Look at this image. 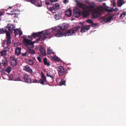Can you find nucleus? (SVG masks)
<instances>
[{
    "label": "nucleus",
    "mask_w": 126,
    "mask_h": 126,
    "mask_svg": "<svg viewBox=\"0 0 126 126\" xmlns=\"http://www.w3.org/2000/svg\"><path fill=\"white\" fill-rule=\"evenodd\" d=\"M50 29L49 31H42L40 32L41 36L43 35H46L49 34L52 35L51 37L54 36L57 37H62L63 35V28L61 26H58L52 28L51 31Z\"/></svg>",
    "instance_id": "f257e3e1"
},
{
    "label": "nucleus",
    "mask_w": 126,
    "mask_h": 126,
    "mask_svg": "<svg viewBox=\"0 0 126 126\" xmlns=\"http://www.w3.org/2000/svg\"><path fill=\"white\" fill-rule=\"evenodd\" d=\"M76 3L77 5L79 8L85 10L87 9L90 12L93 11V9H94L95 4L94 2L91 3L88 6H87L85 4L80 2L77 0H75Z\"/></svg>",
    "instance_id": "f03ea898"
},
{
    "label": "nucleus",
    "mask_w": 126,
    "mask_h": 126,
    "mask_svg": "<svg viewBox=\"0 0 126 126\" xmlns=\"http://www.w3.org/2000/svg\"><path fill=\"white\" fill-rule=\"evenodd\" d=\"M91 18L95 19L98 17H100L101 15V13L99 12L97 10L94 9L92 11Z\"/></svg>",
    "instance_id": "7ed1b4c3"
},
{
    "label": "nucleus",
    "mask_w": 126,
    "mask_h": 126,
    "mask_svg": "<svg viewBox=\"0 0 126 126\" xmlns=\"http://www.w3.org/2000/svg\"><path fill=\"white\" fill-rule=\"evenodd\" d=\"M24 37V38L23 39V43L24 45L26 46L29 45L33 47H34L33 44L36 42L34 41L33 42L31 41V40L26 39Z\"/></svg>",
    "instance_id": "20e7f679"
},
{
    "label": "nucleus",
    "mask_w": 126,
    "mask_h": 126,
    "mask_svg": "<svg viewBox=\"0 0 126 126\" xmlns=\"http://www.w3.org/2000/svg\"><path fill=\"white\" fill-rule=\"evenodd\" d=\"M41 77L42 79H40L39 80L38 83H40L43 85H45V82L47 81L46 77L44 74L43 72L41 73Z\"/></svg>",
    "instance_id": "39448f33"
},
{
    "label": "nucleus",
    "mask_w": 126,
    "mask_h": 126,
    "mask_svg": "<svg viewBox=\"0 0 126 126\" xmlns=\"http://www.w3.org/2000/svg\"><path fill=\"white\" fill-rule=\"evenodd\" d=\"M10 59V60L11 65L13 67L17 65V62L16 59L13 56H11Z\"/></svg>",
    "instance_id": "423d86ee"
},
{
    "label": "nucleus",
    "mask_w": 126,
    "mask_h": 126,
    "mask_svg": "<svg viewBox=\"0 0 126 126\" xmlns=\"http://www.w3.org/2000/svg\"><path fill=\"white\" fill-rule=\"evenodd\" d=\"M23 79L24 82L27 83H32V81L30 75L26 74L24 75Z\"/></svg>",
    "instance_id": "0eeeda50"
},
{
    "label": "nucleus",
    "mask_w": 126,
    "mask_h": 126,
    "mask_svg": "<svg viewBox=\"0 0 126 126\" xmlns=\"http://www.w3.org/2000/svg\"><path fill=\"white\" fill-rule=\"evenodd\" d=\"M74 15L75 17H78L81 14V11L79 9L76 7H75L73 9Z\"/></svg>",
    "instance_id": "6e6552de"
},
{
    "label": "nucleus",
    "mask_w": 126,
    "mask_h": 126,
    "mask_svg": "<svg viewBox=\"0 0 126 126\" xmlns=\"http://www.w3.org/2000/svg\"><path fill=\"white\" fill-rule=\"evenodd\" d=\"M74 33V30L72 29L66 31L64 33H63V36H65L71 35Z\"/></svg>",
    "instance_id": "1a4fd4ad"
},
{
    "label": "nucleus",
    "mask_w": 126,
    "mask_h": 126,
    "mask_svg": "<svg viewBox=\"0 0 126 126\" xmlns=\"http://www.w3.org/2000/svg\"><path fill=\"white\" fill-rule=\"evenodd\" d=\"M6 37L7 39L6 45L8 47L10 46V44L11 43V35L9 32H8L6 33Z\"/></svg>",
    "instance_id": "9d476101"
},
{
    "label": "nucleus",
    "mask_w": 126,
    "mask_h": 126,
    "mask_svg": "<svg viewBox=\"0 0 126 126\" xmlns=\"http://www.w3.org/2000/svg\"><path fill=\"white\" fill-rule=\"evenodd\" d=\"M23 67V70L26 71L28 72L31 74H32L33 73L32 69L28 65H26L24 66Z\"/></svg>",
    "instance_id": "9b49d317"
},
{
    "label": "nucleus",
    "mask_w": 126,
    "mask_h": 126,
    "mask_svg": "<svg viewBox=\"0 0 126 126\" xmlns=\"http://www.w3.org/2000/svg\"><path fill=\"white\" fill-rule=\"evenodd\" d=\"M8 31L11 32H13V31H14V29L15 27L13 25L11 24H8L6 27Z\"/></svg>",
    "instance_id": "f8f14e48"
},
{
    "label": "nucleus",
    "mask_w": 126,
    "mask_h": 126,
    "mask_svg": "<svg viewBox=\"0 0 126 126\" xmlns=\"http://www.w3.org/2000/svg\"><path fill=\"white\" fill-rule=\"evenodd\" d=\"M89 12L90 11L88 10H83L82 12V15L84 17L86 18L89 15Z\"/></svg>",
    "instance_id": "ddd939ff"
},
{
    "label": "nucleus",
    "mask_w": 126,
    "mask_h": 126,
    "mask_svg": "<svg viewBox=\"0 0 126 126\" xmlns=\"http://www.w3.org/2000/svg\"><path fill=\"white\" fill-rule=\"evenodd\" d=\"M58 74L59 76L63 75V67L60 65L58 66Z\"/></svg>",
    "instance_id": "4468645a"
},
{
    "label": "nucleus",
    "mask_w": 126,
    "mask_h": 126,
    "mask_svg": "<svg viewBox=\"0 0 126 126\" xmlns=\"http://www.w3.org/2000/svg\"><path fill=\"white\" fill-rule=\"evenodd\" d=\"M90 27L89 25L83 26L81 28L80 32L81 33H83L86 32L89 29Z\"/></svg>",
    "instance_id": "2eb2a0df"
},
{
    "label": "nucleus",
    "mask_w": 126,
    "mask_h": 126,
    "mask_svg": "<svg viewBox=\"0 0 126 126\" xmlns=\"http://www.w3.org/2000/svg\"><path fill=\"white\" fill-rule=\"evenodd\" d=\"M8 63L6 57H4L2 60L1 63H0V65L4 66H6Z\"/></svg>",
    "instance_id": "dca6fc26"
},
{
    "label": "nucleus",
    "mask_w": 126,
    "mask_h": 126,
    "mask_svg": "<svg viewBox=\"0 0 126 126\" xmlns=\"http://www.w3.org/2000/svg\"><path fill=\"white\" fill-rule=\"evenodd\" d=\"M34 4L38 7H40L42 6V2L40 0H36Z\"/></svg>",
    "instance_id": "f3484780"
},
{
    "label": "nucleus",
    "mask_w": 126,
    "mask_h": 126,
    "mask_svg": "<svg viewBox=\"0 0 126 126\" xmlns=\"http://www.w3.org/2000/svg\"><path fill=\"white\" fill-rule=\"evenodd\" d=\"M106 10L108 11L109 12H111L112 11H116V10L113 8H111L108 6L106 7L105 8Z\"/></svg>",
    "instance_id": "a211bd4d"
},
{
    "label": "nucleus",
    "mask_w": 126,
    "mask_h": 126,
    "mask_svg": "<svg viewBox=\"0 0 126 126\" xmlns=\"http://www.w3.org/2000/svg\"><path fill=\"white\" fill-rule=\"evenodd\" d=\"M8 32L7 30L6 27H5L4 28H2V29H0V34H3L5 33H6L8 32Z\"/></svg>",
    "instance_id": "6ab92c4d"
},
{
    "label": "nucleus",
    "mask_w": 126,
    "mask_h": 126,
    "mask_svg": "<svg viewBox=\"0 0 126 126\" xmlns=\"http://www.w3.org/2000/svg\"><path fill=\"white\" fill-rule=\"evenodd\" d=\"M41 33L40 32L39 33L33 32L32 35V37L33 38H35L36 37L41 36Z\"/></svg>",
    "instance_id": "aec40b11"
},
{
    "label": "nucleus",
    "mask_w": 126,
    "mask_h": 126,
    "mask_svg": "<svg viewBox=\"0 0 126 126\" xmlns=\"http://www.w3.org/2000/svg\"><path fill=\"white\" fill-rule=\"evenodd\" d=\"M66 15L68 16H70L72 15L71 11L70 9H68L66 11L65 13Z\"/></svg>",
    "instance_id": "412c9836"
},
{
    "label": "nucleus",
    "mask_w": 126,
    "mask_h": 126,
    "mask_svg": "<svg viewBox=\"0 0 126 126\" xmlns=\"http://www.w3.org/2000/svg\"><path fill=\"white\" fill-rule=\"evenodd\" d=\"M62 14L61 13L59 12L58 14H56L54 16V18L56 20H58L61 18Z\"/></svg>",
    "instance_id": "4be33fe9"
},
{
    "label": "nucleus",
    "mask_w": 126,
    "mask_h": 126,
    "mask_svg": "<svg viewBox=\"0 0 126 126\" xmlns=\"http://www.w3.org/2000/svg\"><path fill=\"white\" fill-rule=\"evenodd\" d=\"M124 3L123 0H117V4L118 7H120Z\"/></svg>",
    "instance_id": "5701e85b"
},
{
    "label": "nucleus",
    "mask_w": 126,
    "mask_h": 126,
    "mask_svg": "<svg viewBox=\"0 0 126 126\" xmlns=\"http://www.w3.org/2000/svg\"><path fill=\"white\" fill-rule=\"evenodd\" d=\"M12 68L10 67H6L4 68V71H5L7 72L8 73H9L12 70Z\"/></svg>",
    "instance_id": "b1692460"
},
{
    "label": "nucleus",
    "mask_w": 126,
    "mask_h": 126,
    "mask_svg": "<svg viewBox=\"0 0 126 126\" xmlns=\"http://www.w3.org/2000/svg\"><path fill=\"white\" fill-rule=\"evenodd\" d=\"M21 48L20 47H17L15 51V54L18 55L20 53Z\"/></svg>",
    "instance_id": "393cba45"
},
{
    "label": "nucleus",
    "mask_w": 126,
    "mask_h": 126,
    "mask_svg": "<svg viewBox=\"0 0 126 126\" xmlns=\"http://www.w3.org/2000/svg\"><path fill=\"white\" fill-rule=\"evenodd\" d=\"M47 38V37L45 36H44L42 38L41 37V36L39 38L36 40V42H37L39 41H44Z\"/></svg>",
    "instance_id": "a878e982"
},
{
    "label": "nucleus",
    "mask_w": 126,
    "mask_h": 126,
    "mask_svg": "<svg viewBox=\"0 0 126 126\" xmlns=\"http://www.w3.org/2000/svg\"><path fill=\"white\" fill-rule=\"evenodd\" d=\"M44 62V64L46 65H47V66H49L50 65L49 62H48L47 58H44L43 59Z\"/></svg>",
    "instance_id": "bb28decb"
},
{
    "label": "nucleus",
    "mask_w": 126,
    "mask_h": 126,
    "mask_svg": "<svg viewBox=\"0 0 126 126\" xmlns=\"http://www.w3.org/2000/svg\"><path fill=\"white\" fill-rule=\"evenodd\" d=\"M0 53L1 56H4L7 55V51L6 50H3L0 52Z\"/></svg>",
    "instance_id": "cd10ccee"
},
{
    "label": "nucleus",
    "mask_w": 126,
    "mask_h": 126,
    "mask_svg": "<svg viewBox=\"0 0 126 126\" xmlns=\"http://www.w3.org/2000/svg\"><path fill=\"white\" fill-rule=\"evenodd\" d=\"M40 52L44 55H46V52L44 50V49L42 47H40Z\"/></svg>",
    "instance_id": "c85d7f7f"
},
{
    "label": "nucleus",
    "mask_w": 126,
    "mask_h": 126,
    "mask_svg": "<svg viewBox=\"0 0 126 126\" xmlns=\"http://www.w3.org/2000/svg\"><path fill=\"white\" fill-rule=\"evenodd\" d=\"M52 59L55 61L60 62V60L59 59L58 57H57L56 56H55L53 57H51Z\"/></svg>",
    "instance_id": "c756f323"
},
{
    "label": "nucleus",
    "mask_w": 126,
    "mask_h": 126,
    "mask_svg": "<svg viewBox=\"0 0 126 126\" xmlns=\"http://www.w3.org/2000/svg\"><path fill=\"white\" fill-rule=\"evenodd\" d=\"M48 10L49 11H51L53 13H55L56 9L55 8L53 7L49 8L48 9Z\"/></svg>",
    "instance_id": "7c9ffc66"
},
{
    "label": "nucleus",
    "mask_w": 126,
    "mask_h": 126,
    "mask_svg": "<svg viewBox=\"0 0 126 126\" xmlns=\"http://www.w3.org/2000/svg\"><path fill=\"white\" fill-rule=\"evenodd\" d=\"M28 51L31 54H33L35 53V52L34 50L30 49H29Z\"/></svg>",
    "instance_id": "2f4dec72"
},
{
    "label": "nucleus",
    "mask_w": 126,
    "mask_h": 126,
    "mask_svg": "<svg viewBox=\"0 0 126 126\" xmlns=\"http://www.w3.org/2000/svg\"><path fill=\"white\" fill-rule=\"evenodd\" d=\"M126 15V13L125 12H123L122 14H121L120 16V19H122Z\"/></svg>",
    "instance_id": "473e14b6"
},
{
    "label": "nucleus",
    "mask_w": 126,
    "mask_h": 126,
    "mask_svg": "<svg viewBox=\"0 0 126 126\" xmlns=\"http://www.w3.org/2000/svg\"><path fill=\"white\" fill-rule=\"evenodd\" d=\"M47 50L48 54L50 55L51 54H54V52H52V50L50 49H47Z\"/></svg>",
    "instance_id": "72a5a7b5"
},
{
    "label": "nucleus",
    "mask_w": 126,
    "mask_h": 126,
    "mask_svg": "<svg viewBox=\"0 0 126 126\" xmlns=\"http://www.w3.org/2000/svg\"><path fill=\"white\" fill-rule=\"evenodd\" d=\"M54 8H55L56 9H58L60 8V5L58 4L55 3Z\"/></svg>",
    "instance_id": "f704fd0d"
},
{
    "label": "nucleus",
    "mask_w": 126,
    "mask_h": 126,
    "mask_svg": "<svg viewBox=\"0 0 126 126\" xmlns=\"http://www.w3.org/2000/svg\"><path fill=\"white\" fill-rule=\"evenodd\" d=\"M14 80L16 81H20L21 79L18 75H17V76H15V78Z\"/></svg>",
    "instance_id": "c9c22d12"
},
{
    "label": "nucleus",
    "mask_w": 126,
    "mask_h": 126,
    "mask_svg": "<svg viewBox=\"0 0 126 126\" xmlns=\"http://www.w3.org/2000/svg\"><path fill=\"white\" fill-rule=\"evenodd\" d=\"M112 18V16H109L106 19V22H109Z\"/></svg>",
    "instance_id": "e433bc0d"
},
{
    "label": "nucleus",
    "mask_w": 126,
    "mask_h": 126,
    "mask_svg": "<svg viewBox=\"0 0 126 126\" xmlns=\"http://www.w3.org/2000/svg\"><path fill=\"white\" fill-rule=\"evenodd\" d=\"M47 77H50L52 79H53L54 78L53 76L52 75H51L50 73H47Z\"/></svg>",
    "instance_id": "4c0bfd02"
},
{
    "label": "nucleus",
    "mask_w": 126,
    "mask_h": 126,
    "mask_svg": "<svg viewBox=\"0 0 126 126\" xmlns=\"http://www.w3.org/2000/svg\"><path fill=\"white\" fill-rule=\"evenodd\" d=\"M72 29V30H74V32L75 33V32H77L78 30H79V28L78 27H76L74 28L73 29Z\"/></svg>",
    "instance_id": "58836bf2"
},
{
    "label": "nucleus",
    "mask_w": 126,
    "mask_h": 126,
    "mask_svg": "<svg viewBox=\"0 0 126 126\" xmlns=\"http://www.w3.org/2000/svg\"><path fill=\"white\" fill-rule=\"evenodd\" d=\"M87 22L90 23V24H93V22L91 20V19H88L86 21Z\"/></svg>",
    "instance_id": "ea45409f"
},
{
    "label": "nucleus",
    "mask_w": 126,
    "mask_h": 126,
    "mask_svg": "<svg viewBox=\"0 0 126 126\" xmlns=\"http://www.w3.org/2000/svg\"><path fill=\"white\" fill-rule=\"evenodd\" d=\"M68 25H67L63 23V30L67 29L68 28Z\"/></svg>",
    "instance_id": "a19ab883"
},
{
    "label": "nucleus",
    "mask_w": 126,
    "mask_h": 126,
    "mask_svg": "<svg viewBox=\"0 0 126 126\" xmlns=\"http://www.w3.org/2000/svg\"><path fill=\"white\" fill-rule=\"evenodd\" d=\"M98 9L99 10L102 12L104 10V8L102 6L100 7Z\"/></svg>",
    "instance_id": "79ce46f5"
},
{
    "label": "nucleus",
    "mask_w": 126,
    "mask_h": 126,
    "mask_svg": "<svg viewBox=\"0 0 126 126\" xmlns=\"http://www.w3.org/2000/svg\"><path fill=\"white\" fill-rule=\"evenodd\" d=\"M28 63L29 64L32 65L33 64V62L32 60H30L28 62Z\"/></svg>",
    "instance_id": "37998d69"
},
{
    "label": "nucleus",
    "mask_w": 126,
    "mask_h": 126,
    "mask_svg": "<svg viewBox=\"0 0 126 126\" xmlns=\"http://www.w3.org/2000/svg\"><path fill=\"white\" fill-rule=\"evenodd\" d=\"M28 55V54L27 52H26L24 53H22V56L23 57H26Z\"/></svg>",
    "instance_id": "c03bdc74"
},
{
    "label": "nucleus",
    "mask_w": 126,
    "mask_h": 126,
    "mask_svg": "<svg viewBox=\"0 0 126 126\" xmlns=\"http://www.w3.org/2000/svg\"><path fill=\"white\" fill-rule=\"evenodd\" d=\"M9 78L11 80H12L13 79V75L12 74H11L9 77Z\"/></svg>",
    "instance_id": "a18cd8bd"
},
{
    "label": "nucleus",
    "mask_w": 126,
    "mask_h": 126,
    "mask_svg": "<svg viewBox=\"0 0 126 126\" xmlns=\"http://www.w3.org/2000/svg\"><path fill=\"white\" fill-rule=\"evenodd\" d=\"M91 25V26L92 27H95L97 25V24L96 23H95L94 24L93 23Z\"/></svg>",
    "instance_id": "49530a36"
},
{
    "label": "nucleus",
    "mask_w": 126,
    "mask_h": 126,
    "mask_svg": "<svg viewBox=\"0 0 126 126\" xmlns=\"http://www.w3.org/2000/svg\"><path fill=\"white\" fill-rule=\"evenodd\" d=\"M14 34H15V36H16V35H17L18 34V32H17L16 30L15 29H14Z\"/></svg>",
    "instance_id": "de8ad7c7"
},
{
    "label": "nucleus",
    "mask_w": 126,
    "mask_h": 126,
    "mask_svg": "<svg viewBox=\"0 0 126 126\" xmlns=\"http://www.w3.org/2000/svg\"><path fill=\"white\" fill-rule=\"evenodd\" d=\"M59 83L60 86H62L63 85V79H62L61 80V81H60V82Z\"/></svg>",
    "instance_id": "09e8293b"
},
{
    "label": "nucleus",
    "mask_w": 126,
    "mask_h": 126,
    "mask_svg": "<svg viewBox=\"0 0 126 126\" xmlns=\"http://www.w3.org/2000/svg\"><path fill=\"white\" fill-rule=\"evenodd\" d=\"M38 83L39 82H37V81L35 79H34L33 80V81L32 83Z\"/></svg>",
    "instance_id": "8fccbe9b"
},
{
    "label": "nucleus",
    "mask_w": 126,
    "mask_h": 126,
    "mask_svg": "<svg viewBox=\"0 0 126 126\" xmlns=\"http://www.w3.org/2000/svg\"><path fill=\"white\" fill-rule=\"evenodd\" d=\"M69 1L68 0H63V3L66 4Z\"/></svg>",
    "instance_id": "3c124183"
},
{
    "label": "nucleus",
    "mask_w": 126,
    "mask_h": 126,
    "mask_svg": "<svg viewBox=\"0 0 126 126\" xmlns=\"http://www.w3.org/2000/svg\"><path fill=\"white\" fill-rule=\"evenodd\" d=\"M37 60L39 61V62L40 63L41 62V58L40 57H38L37 58Z\"/></svg>",
    "instance_id": "603ef678"
},
{
    "label": "nucleus",
    "mask_w": 126,
    "mask_h": 126,
    "mask_svg": "<svg viewBox=\"0 0 126 126\" xmlns=\"http://www.w3.org/2000/svg\"><path fill=\"white\" fill-rule=\"evenodd\" d=\"M18 31L19 34L20 35H21L22 34V32L21 30H19Z\"/></svg>",
    "instance_id": "864d4df0"
},
{
    "label": "nucleus",
    "mask_w": 126,
    "mask_h": 126,
    "mask_svg": "<svg viewBox=\"0 0 126 126\" xmlns=\"http://www.w3.org/2000/svg\"><path fill=\"white\" fill-rule=\"evenodd\" d=\"M51 2H55L57 1V0H49Z\"/></svg>",
    "instance_id": "5fc2aeb1"
},
{
    "label": "nucleus",
    "mask_w": 126,
    "mask_h": 126,
    "mask_svg": "<svg viewBox=\"0 0 126 126\" xmlns=\"http://www.w3.org/2000/svg\"><path fill=\"white\" fill-rule=\"evenodd\" d=\"M45 4L47 5H50V2L48 1H46L45 2Z\"/></svg>",
    "instance_id": "6e6d98bb"
},
{
    "label": "nucleus",
    "mask_w": 126,
    "mask_h": 126,
    "mask_svg": "<svg viewBox=\"0 0 126 126\" xmlns=\"http://www.w3.org/2000/svg\"><path fill=\"white\" fill-rule=\"evenodd\" d=\"M85 2L87 4H89L90 2L88 0H85Z\"/></svg>",
    "instance_id": "4d7b16f0"
},
{
    "label": "nucleus",
    "mask_w": 126,
    "mask_h": 126,
    "mask_svg": "<svg viewBox=\"0 0 126 126\" xmlns=\"http://www.w3.org/2000/svg\"><path fill=\"white\" fill-rule=\"evenodd\" d=\"M65 83L66 81L65 80L63 79V85L66 86Z\"/></svg>",
    "instance_id": "13d9d810"
},
{
    "label": "nucleus",
    "mask_w": 126,
    "mask_h": 126,
    "mask_svg": "<svg viewBox=\"0 0 126 126\" xmlns=\"http://www.w3.org/2000/svg\"><path fill=\"white\" fill-rule=\"evenodd\" d=\"M6 42V41L5 40L3 41V45H4L5 44Z\"/></svg>",
    "instance_id": "bf43d9fd"
},
{
    "label": "nucleus",
    "mask_w": 126,
    "mask_h": 126,
    "mask_svg": "<svg viewBox=\"0 0 126 126\" xmlns=\"http://www.w3.org/2000/svg\"><path fill=\"white\" fill-rule=\"evenodd\" d=\"M113 6H116V3L115 2H113Z\"/></svg>",
    "instance_id": "052dcab7"
},
{
    "label": "nucleus",
    "mask_w": 126,
    "mask_h": 126,
    "mask_svg": "<svg viewBox=\"0 0 126 126\" xmlns=\"http://www.w3.org/2000/svg\"><path fill=\"white\" fill-rule=\"evenodd\" d=\"M7 14H8V15H14V14H16L15 13H14V14H13V13H7Z\"/></svg>",
    "instance_id": "680f3d73"
},
{
    "label": "nucleus",
    "mask_w": 126,
    "mask_h": 126,
    "mask_svg": "<svg viewBox=\"0 0 126 126\" xmlns=\"http://www.w3.org/2000/svg\"><path fill=\"white\" fill-rule=\"evenodd\" d=\"M115 10H116V11L115 12H117V11L118 10V8L116 7L115 9H114Z\"/></svg>",
    "instance_id": "e2e57ef3"
},
{
    "label": "nucleus",
    "mask_w": 126,
    "mask_h": 126,
    "mask_svg": "<svg viewBox=\"0 0 126 126\" xmlns=\"http://www.w3.org/2000/svg\"><path fill=\"white\" fill-rule=\"evenodd\" d=\"M18 15L16 14L14 16L15 17H18Z\"/></svg>",
    "instance_id": "0e129e2a"
},
{
    "label": "nucleus",
    "mask_w": 126,
    "mask_h": 126,
    "mask_svg": "<svg viewBox=\"0 0 126 126\" xmlns=\"http://www.w3.org/2000/svg\"><path fill=\"white\" fill-rule=\"evenodd\" d=\"M103 5H106V3H103Z\"/></svg>",
    "instance_id": "69168bd1"
},
{
    "label": "nucleus",
    "mask_w": 126,
    "mask_h": 126,
    "mask_svg": "<svg viewBox=\"0 0 126 126\" xmlns=\"http://www.w3.org/2000/svg\"><path fill=\"white\" fill-rule=\"evenodd\" d=\"M32 37V36H30L29 35L28 36V37L30 38H31V37Z\"/></svg>",
    "instance_id": "338daca9"
},
{
    "label": "nucleus",
    "mask_w": 126,
    "mask_h": 126,
    "mask_svg": "<svg viewBox=\"0 0 126 126\" xmlns=\"http://www.w3.org/2000/svg\"><path fill=\"white\" fill-rule=\"evenodd\" d=\"M11 7L10 6L8 8H11Z\"/></svg>",
    "instance_id": "774afa93"
}]
</instances>
